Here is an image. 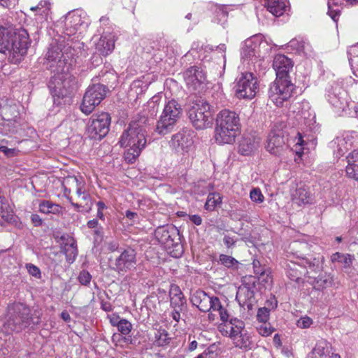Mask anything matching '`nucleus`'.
<instances>
[{
  "instance_id": "41",
  "label": "nucleus",
  "mask_w": 358,
  "mask_h": 358,
  "mask_svg": "<svg viewBox=\"0 0 358 358\" xmlns=\"http://www.w3.org/2000/svg\"><path fill=\"white\" fill-rule=\"evenodd\" d=\"M331 261L334 262H340L343 264L345 267H349L352 263V259L350 255H344L339 252H336L332 255Z\"/></svg>"
},
{
  "instance_id": "37",
  "label": "nucleus",
  "mask_w": 358,
  "mask_h": 358,
  "mask_svg": "<svg viewBox=\"0 0 358 358\" xmlns=\"http://www.w3.org/2000/svg\"><path fill=\"white\" fill-rule=\"evenodd\" d=\"M73 182L76 184V194L78 196V197L81 198L82 200L86 201V210H89L92 208V201L90 199V196L89 194H87L85 192V189H84V185L81 182L78 183V180L76 177H73L71 178Z\"/></svg>"
},
{
  "instance_id": "55",
  "label": "nucleus",
  "mask_w": 358,
  "mask_h": 358,
  "mask_svg": "<svg viewBox=\"0 0 358 358\" xmlns=\"http://www.w3.org/2000/svg\"><path fill=\"white\" fill-rule=\"evenodd\" d=\"M252 264L255 273L264 277L266 273V268L261 266L259 261L254 260Z\"/></svg>"
},
{
  "instance_id": "11",
  "label": "nucleus",
  "mask_w": 358,
  "mask_h": 358,
  "mask_svg": "<svg viewBox=\"0 0 358 358\" xmlns=\"http://www.w3.org/2000/svg\"><path fill=\"white\" fill-rule=\"evenodd\" d=\"M234 88L238 99H252L259 90L257 78L252 73H242L236 78Z\"/></svg>"
},
{
  "instance_id": "39",
  "label": "nucleus",
  "mask_w": 358,
  "mask_h": 358,
  "mask_svg": "<svg viewBox=\"0 0 358 358\" xmlns=\"http://www.w3.org/2000/svg\"><path fill=\"white\" fill-rule=\"evenodd\" d=\"M171 338L164 329H157L155 332L154 343L157 346H164L169 343Z\"/></svg>"
},
{
  "instance_id": "46",
  "label": "nucleus",
  "mask_w": 358,
  "mask_h": 358,
  "mask_svg": "<svg viewBox=\"0 0 358 358\" xmlns=\"http://www.w3.org/2000/svg\"><path fill=\"white\" fill-rule=\"evenodd\" d=\"M118 331L122 335H128L132 329V325L130 322L125 319H121L120 323L117 327Z\"/></svg>"
},
{
  "instance_id": "43",
  "label": "nucleus",
  "mask_w": 358,
  "mask_h": 358,
  "mask_svg": "<svg viewBox=\"0 0 358 358\" xmlns=\"http://www.w3.org/2000/svg\"><path fill=\"white\" fill-rule=\"evenodd\" d=\"M289 45L298 52H306L308 47L309 46V43H306L303 39L294 38L289 41Z\"/></svg>"
},
{
  "instance_id": "10",
  "label": "nucleus",
  "mask_w": 358,
  "mask_h": 358,
  "mask_svg": "<svg viewBox=\"0 0 358 358\" xmlns=\"http://www.w3.org/2000/svg\"><path fill=\"white\" fill-rule=\"evenodd\" d=\"M294 90V85L289 78H276L269 88V99L277 106H282L284 102L291 98Z\"/></svg>"
},
{
  "instance_id": "9",
  "label": "nucleus",
  "mask_w": 358,
  "mask_h": 358,
  "mask_svg": "<svg viewBox=\"0 0 358 358\" xmlns=\"http://www.w3.org/2000/svg\"><path fill=\"white\" fill-rule=\"evenodd\" d=\"M182 109L175 100L169 101L164 106L163 112L157 122L155 131L160 135L170 133L181 115Z\"/></svg>"
},
{
  "instance_id": "59",
  "label": "nucleus",
  "mask_w": 358,
  "mask_h": 358,
  "mask_svg": "<svg viewBox=\"0 0 358 358\" xmlns=\"http://www.w3.org/2000/svg\"><path fill=\"white\" fill-rule=\"evenodd\" d=\"M328 14L334 22L338 20L339 15L338 11L333 10L332 8L331 9L329 8Z\"/></svg>"
},
{
  "instance_id": "44",
  "label": "nucleus",
  "mask_w": 358,
  "mask_h": 358,
  "mask_svg": "<svg viewBox=\"0 0 358 358\" xmlns=\"http://www.w3.org/2000/svg\"><path fill=\"white\" fill-rule=\"evenodd\" d=\"M50 9V3L48 0H41L36 6L31 8L33 11L40 10L42 15H46Z\"/></svg>"
},
{
  "instance_id": "61",
  "label": "nucleus",
  "mask_w": 358,
  "mask_h": 358,
  "mask_svg": "<svg viewBox=\"0 0 358 358\" xmlns=\"http://www.w3.org/2000/svg\"><path fill=\"white\" fill-rule=\"evenodd\" d=\"M213 352L209 350H204L202 353L199 354L195 358H211Z\"/></svg>"
},
{
  "instance_id": "27",
  "label": "nucleus",
  "mask_w": 358,
  "mask_h": 358,
  "mask_svg": "<svg viewBox=\"0 0 358 358\" xmlns=\"http://www.w3.org/2000/svg\"><path fill=\"white\" fill-rule=\"evenodd\" d=\"M84 22L80 15L73 13L66 17L64 34L69 36L76 34Z\"/></svg>"
},
{
  "instance_id": "40",
  "label": "nucleus",
  "mask_w": 358,
  "mask_h": 358,
  "mask_svg": "<svg viewBox=\"0 0 358 358\" xmlns=\"http://www.w3.org/2000/svg\"><path fill=\"white\" fill-rule=\"evenodd\" d=\"M222 202V197L219 193L213 192L208 195L207 201L205 203V208L207 210H213L215 206Z\"/></svg>"
},
{
  "instance_id": "22",
  "label": "nucleus",
  "mask_w": 358,
  "mask_h": 358,
  "mask_svg": "<svg viewBox=\"0 0 358 358\" xmlns=\"http://www.w3.org/2000/svg\"><path fill=\"white\" fill-rule=\"evenodd\" d=\"M46 59L49 63V69L52 73L59 66V61L66 62L64 57L62 45L57 43H52L46 53Z\"/></svg>"
},
{
  "instance_id": "3",
  "label": "nucleus",
  "mask_w": 358,
  "mask_h": 358,
  "mask_svg": "<svg viewBox=\"0 0 358 358\" xmlns=\"http://www.w3.org/2000/svg\"><path fill=\"white\" fill-rule=\"evenodd\" d=\"M289 248L294 255L301 260V262H291L287 266L286 273L287 277L292 280L299 283L301 281L303 271L302 266L307 268V274L312 273H317L322 269L324 257L317 255V257L307 258L303 257V252L308 248V244L306 243H300L299 241L292 242Z\"/></svg>"
},
{
  "instance_id": "4",
  "label": "nucleus",
  "mask_w": 358,
  "mask_h": 358,
  "mask_svg": "<svg viewBox=\"0 0 358 358\" xmlns=\"http://www.w3.org/2000/svg\"><path fill=\"white\" fill-rule=\"evenodd\" d=\"M29 37L25 29L12 32L5 27H0V52L8 55V59L13 64L19 63L27 54Z\"/></svg>"
},
{
  "instance_id": "26",
  "label": "nucleus",
  "mask_w": 358,
  "mask_h": 358,
  "mask_svg": "<svg viewBox=\"0 0 358 358\" xmlns=\"http://www.w3.org/2000/svg\"><path fill=\"white\" fill-rule=\"evenodd\" d=\"M291 196L293 202L298 206L308 204L312 201L310 192L302 184L296 185V187L291 191Z\"/></svg>"
},
{
  "instance_id": "62",
  "label": "nucleus",
  "mask_w": 358,
  "mask_h": 358,
  "mask_svg": "<svg viewBox=\"0 0 358 358\" xmlns=\"http://www.w3.org/2000/svg\"><path fill=\"white\" fill-rule=\"evenodd\" d=\"M110 322L113 326L117 327L120 323V319L119 316L113 315L110 318Z\"/></svg>"
},
{
  "instance_id": "25",
  "label": "nucleus",
  "mask_w": 358,
  "mask_h": 358,
  "mask_svg": "<svg viewBox=\"0 0 358 358\" xmlns=\"http://www.w3.org/2000/svg\"><path fill=\"white\" fill-rule=\"evenodd\" d=\"M170 304L173 310H185L186 299L179 286L172 285L169 291Z\"/></svg>"
},
{
  "instance_id": "45",
  "label": "nucleus",
  "mask_w": 358,
  "mask_h": 358,
  "mask_svg": "<svg viewBox=\"0 0 358 358\" xmlns=\"http://www.w3.org/2000/svg\"><path fill=\"white\" fill-rule=\"evenodd\" d=\"M257 330L260 335L268 336L275 331V329L272 328L270 324L262 323L257 327Z\"/></svg>"
},
{
  "instance_id": "60",
  "label": "nucleus",
  "mask_w": 358,
  "mask_h": 358,
  "mask_svg": "<svg viewBox=\"0 0 358 358\" xmlns=\"http://www.w3.org/2000/svg\"><path fill=\"white\" fill-rule=\"evenodd\" d=\"M31 221L35 226H40L42 224V220L38 215L33 214L31 215Z\"/></svg>"
},
{
  "instance_id": "49",
  "label": "nucleus",
  "mask_w": 358,
  "mask_h": 358,
  "mask_svg": "<svg viewBox=\"0 0 358 358\" xmlns=\"http://www.w3.org/2000/svg\"><path fill=\"white\" fill-rule=\"evenodd\" d=\"M269 312L270 310L267 308L264 307L259 308L257 314V320L262 323H266L269 318Z\"/></svg>"
},
{
  "instance_id": "16",
  "label": "nucleus",
  "mask_w": 358,
  "mask_h": 358,
  "mask_svg": "<svg viewBox=\"0 0 358 358\" xmlns=\"http://www.w3.org/2000/svg\"><path fill=\"white\" fill-rule=\"evenodd\" d=\"M193 139L187 131L174 134L170 141L171 146L178 153H187L193 146Z\"/></svg>"
},
{
  "instance_id": "47",
  "label": "nucleus",
  "mask_w": 358,
  "mask_h": 358,
  "mask_svg": "<svg viewBox=\"0 0 358 358\" xmlns=\"http://www.w3.org/2000/svg\"><path fill=\"white\" fill-rule=\"evenodd\" d=\"M334 144H337V155L342 156L348 150L347 142L343 138H337L334 141Z\"/></svg>"
},
{
  "instance_id": "14",
  "label": "nucleus",
  "mask_w": 358,
  "mask_h": 358,
  "mask_svg": "<svg viewBox=\"0 0 358 358\" xmlns=\"http://www.w3.org/2000/svg\"><path fill=\"white\" fill-rule=\"evenodd\" d=\"M137 262L136 251L128 248L121 252L120 255L111 261V268L120 275L135 268Z\"/></svg>"
},
{
  "instance_id": "34",
  "label": "nucleus",
  "mask_w": 358,
  "mask_h": 358,
  "mask_svg": "<svg viewBox=\"0 0 358 358\" xmlns=\"http://www.w3.org/2000/svg\"><path fill=\"white\" fill-rule=\"evenodd\" d=\"M39 210L45 214L61 215L62 213V207L50 201L43 200L39 204Z\"/></svg>"
},
{
  "instance_id": "8",
  "label": "nucleus",
  "mask_w": 358,
  "mask_h": 358,
  "mask_svg": "<svg viewBox=\"0 0 358 358\" xmlns=\"http://www.w3.org/2000/svg\"><path fill=\"white\" fill-rule=\"evenodd\" d=\"M188 117L196 129H204L212 124L213 110L204 99L194 101L187 111Z\"/></svg>"
},
{
  "instance_id": "64",
  "label": "nucleus",
  "mask_w": 358,
  "mask_h": 358,
  "mask_svg": "<svg viewBox=\"0 0 358 358\" xmlns=\"http://www.w3.org/2000/svg\"><path fill=\"white\" fill-rule=\"evenodd\" d=\"M99 224L98 220L96 219L91 220L87 222V227L91 229H96L97 228Z\"/></svg>"
},
{
  "instance_id": "52",
  "label": "nucleus",
  "mask_w": 358,
  "mask_h": 358,
  "mask_svg": "<svg viewBox=\"0 0 358 358\" xmlns=\"http://www.w3.org/2000/svg\"><path fill=\"white\" fill-rule=\"evenodd\" d=\"M78 279L80 284L86 286L90 284L92 275L87 271L83 270L80 272Z\"/></svg>"
},
{
  "instance_id": "17",
  "label": "nucleus",
  "mask_w": 358,
  "mask_h": 358,
  "mask_svg": "<svg viewBox=\"0 0 358 358\" xmlns=\"http://www.w3.org/2000/svg\"><path fill=\"white\" fill-rule=\"evenodd\" d=\"M155 236L157 240L161 244L164 245L167 248H171L176 244V240L178 239L177 229L173 226H162L157 228L155 231Z\"/></svg>"
},
{
  "instance_id": "6",
  "label": "nucleus",
  "mask_w": 358,
  "mask_h": 358,
  "mask_svg": "<svg viewBox=\"0 0 358 358\" xmlns=\"http://www.w3.org/2000/svg\"><path fill=\"white\" fill-rule=\"evenodd\" d=\"M7 325L12 331H21L31 324L37 325L41 322L38 312L31 315L30 309L25 304L14 303L8 309Z\"/></svg>"
},
{
  "instance_id": "13",
  "label": "nucleus",
  "mask_w": 358,
  "mask_h": 358,
  "mask_svg": "<svg viewBox=\"0 0 358 358\" xmlns=\"http://www.w3.org/2000/svg\"><path fill=\"white\" fill-rule=\"evenodd\" d=\"M110 116L108 113L94 114L89 120L86 133L91 139L101 140L109 131Z\"/></svg>"
},
{
  "instance_id": "24",
  "label": "nucleus",
  "mask_w": 358,
  "mask_h": 358,
  "mask_svg": "<svg viewBox=\"0 0 358 358\" xmlns=\"http://www.w3.org/2000/svg\"><path fill=\"white\" fill-rule=\"evenodd\" d=\"M115 41V34L112 33H104L97 42L96 49L100 55L107 56L113 51Z\"/></svg>"
},
{
  "instance_id": "32",
  "label": "nucleus",
  "mask_w": 358,
  "mask_h": 358,
  "mask_svg": "<svg viewBox=\"0 0 358 358\" xmlns=\"http://www.w3.org/2000/svg\"><path fill=\"white\" fill-rule=\"evenodd\" d=\"M259 45L252 38L245 41L241 49V57L244 59L253 60L259 56Z\"/></svg>"
},
{
  "instance_id": "54",
  "label": "nucleus",
  "mask_w": 358,
  "mask_h": 358,
  "mask_svg": "<svg viewBox=\"0 0 358 358\" xmlns=\"http://www.w3.org/2000/svg\"><path fill=\"white\" fill-rule=\"evenodd\" d=\"M313 323V320L309 317H301L297 321V327L301 329L308 328Z\"/></svg>"
},
{
  "instance_id": "7",
  "label": "nucleus",
  "mask_w": 358,
  "mask_h": 358,
  "mask_svg": "<svg viewBox=\"0 0 358 358\" xmlns=\"http://www.w3.org/2000/svg\"><path fill=\"white\" fill-rule=\"evenodd\" d=\"M223 335L228 336L236 348L248 350L252 348L253 343L250 335L245 329V324L242 320L236 318L231 319L220 330Z\"/></svg>"
},
{
  "instance_id": "50",
  "label": "nucleus",
  "mask_w": 358,
  "mask_h": 358,
  "mask_svg": "<svg viewBox=\"0 0 358 358\" xmlns=\"http://www.w3.org/2000/svg\"><path fill=\"white\" fill-rule=\"evenodd\" d=\"M7 141L5 139L0 140V151L4 153L7 157H13L16 155V150L14 148H8L6 145Z\"/></svg>"
},
{
  "instance_id": "23",
  "label": "nucleus",
  "mask_w": 358,
  "mask_h": 358,
  "mask_svg": "<svg viewBox=\"0 0 358 358\" xmlns=\"http://www.w3.org/2000/svg\"><path fill=\"white\" fill-rule=\"evenodd\" d=\"M213 300V296H208L205 292L200 289L193 292L190 296V301L192 305L196 306L203 313L210 310V305Z\"/></svg>"
},
{
  "instance_id": "20",
  "label": "nucleus",
  "mask_w": 358,
  "mask_h": 358,
  "mask_svg": "<svg viewBox=\"0 0 358 358\" xmlns=\"http://www.w3.org/2000/svg\"><path fill=\"white\" fill-rule=\"evenodd\" d=\"M187 85L193 90H196L206 81V75L200 68L191 66L184 73Z\"/></svg>"
},
{
  "instance_id": "51",
  "label": "nucleus",
  "mask_w": 358,
  "mask_h": 358,
  "mask_svg": "<svg viewBox=\"0 0 358 358\" xmlns=\"http://www.w3.org/2000/svg\"><path fill=\"white\" fill-rule=\"evenodd\" d=\"M7 141L5 139L0 140V151L4 153L7 157H13L16 155V150L14 148H8L6 145Z\"/></svg>"
},
{
  "instance_id": "38",
  "label": "nucleus",
  "mask_w": 358,
  "mask_h": 358,
  "mask_svg": "<svg viewBox=\"0 0 358 358\" xmlns=\"http://www.w3.org/2000/svg\"><path fill=\"white\" fill-rule=\"evenodd\" d=\"M63 248L66 261L70 264L73 263L78 255L76 242L74 240H71L69 243H65Z\"/></svg>"
},
{
  "instance_id": "35",
  "label": "nucleus",
  "mask_w": 358,
  "mask_h": 358,
  "mask_svg": "<svg viewBox=\"0 0 358 358\" xmlns=\"http://www.w3.org/2000/svg\"><path fill=\"white\" fill-rule=\"evenodd\" d=\"M210 310L217 312L222 322H227L229 318V314L226 308L222 304L220 299L217 296H213V300L211 301Z\"/></svg>"
},
{
  "instance_id": "18",
  "label": "nucleus",
  "mask_w": 358,
  "mask_h": 358,
  "mask_svg": "<svg viewBox=\"0 0 358 358\" xmlns=\"http://www.w3.org/2000/svg\"><path fill=\"white\" fill-rule=\"evenodd\" d=\"M266 148L268 152L274 155H280L288 149L282 132H271L268 136Z\"/></svg>"
},
{
  "instance_id": "42",
  "label": "nucleus",
  "mask_w": 358,
  "mask_h": 358,
  "mask_svg": "<svg viewBox=\"0 0 358 358\" xmlns=\"http://www.w3.org/2000/svg\"><path fill=\"white\" fill-rule=\"evenodd\" d=\"M219 259L222 265L229 268H238V262L231 256L221 254Z\"/></svg>"
},
{
  "instance_id": "1",
  "label": "nucleus",
  "mask_w": 358,
  "mask_h": 358,
  "mask_svg": "<svg viewBox=\"0 0 358 358\" xmlns=\"http://www.w3.org/2000/svg\"><path fill=\"white\" fill-rule=\"evenodd\" d=\"M150 119L143 112L134 117L121 136L120 144L122 147H129L124 154L125 160L134 163L145 148L147 143V129Z\"/></svg>"
},
{
  "instance_id": "28",
  "label": "nucleus",
  "mask_w": 358,
  "mask_h": 358,
  "mask_svg": "<svg viewBox=\"0 0 358 358\" xmlns=\"http://www.w3.org/2000/svg\"><path fill=\"white\" fill-rule=\"evenodd\" d=\"M236 299L240 306L250 309L255 301L254 292L248 286L240 287L237 291Z\"/></svg>"
},
{
  "instance_id": "58",
  "label": "nucleus",
  "mask_w": 358,
  "mask_h": 358,
  "mask_svg": "<svg viewBox=\"0 0 358 358\" xmlns=\"http://www.w3.org/2000/svg\"><path fill=\"white\" fill-rule=\"evenodd\" d=\"M260 278L263 282L266 283L272 282V276L271 275V271L269 270L266 269V273L264 277L260 276Z\"/></svg>"
},
{
  "instance_id": "12",
  "label": "nucleus",
  "mask_w": 358,
  "mask_h": 358,
  "mask_svg": "<svg viewBox=\"0 0 358 358\" xmlns=\"http://www.w3.org/2000/svg\"><path fill=\"white\" fill-rule=\"evenodd\" d=\"M107 90V87L102 84L98 83L90 85L80 104L81 111L86 115L90 114L106 97Z\"/></svg>"
},
{
  "instance_id": "56",
  "label": "nucleus",
  "mask_w": 358,
  "mask_h": 358,
  "mask_svg": "<svg viewBox=\"0 0 358 358\" xmlns=\"http://www.w3.org/2000/svg\"><path fill=\"white\" fill-rule=\"evenodd\" d=\"M223 243L227 247V248L229 249L235 245L236 243V238L226 234L224 236Z\"/></svg>"
},
{
  "instance_id": "63",
  "label": "nucleus",
  "mask_w": 358,
  "mask_h": 358,
  "mask_svg": "<svg viewBox=\"0 0 358 358\" xmlns=\"http://www.w3.org/2000/svg\"><path fill=\"white\" fill-rule=\"evenodd\" d=\"M183 310H173L172 313H171V317L176 322H178L180 321V313L182 312Z\"/></svg>"
},
{
  "instance_id": "29",
  "label": "nucleus",
  "mask_w": 358,
  "mask_h": 358,
  "mask_svg": "<svg viewBox=\"0 0 358 358\" xmlns=\"http://www.w3.org/2000/svg\"><path fill=\"white\" fill-rule=\"evenodd\" d=\"M289 6L288 0H265L264 6L275 17L283 15Z\"/></svg>"
},
{
  "instance_id": "36",
  "label": "nucleus",
  "mask_w": 358,
  "mask_h": 358,
  "mask_svg": "<svg viewBox=\"0 0 358 358\" xmlns=\"http://www.w3.org/2000/svg\"><path fill=\"white\" fill-rule=\"evenodd\" d=\"M215 15V20L217 23L224 24L228 17L227 6L224 5L212 4L210 7Z\"/></svg>"
},
{
  "instance_id": "30",
  "label": "nucleus",
  "mask_w": 358,
  "mask_h": 358,
  "mask_svg": "<svg viewBox=\"0 0 358 358\" xmlns=\"http://www.w3.org/2000/svg\"><path fill=\"white\" fill-rule=\"evenodd\" d=\"M259 141L250 135H244L238 144V152L243 155H249L257 149Z\"/></svg>"
},
{
  "instance_id": "2",
  "label": "nucleus",
  "mask_w": 358,
  "mask_h": 358,
  "mask_svg": "<svg viewBox=\"0 0 358 358\" xmlns=\"http://www.w3.org/2000/svg\"><path fill=\"white\" fill-rule=\"evenodd\" d=\"M59 62V66L52 73L48 85L54 103L57 106L69 101L71 94L77 88L76 78L69 72V66L66 65V62Z\"/></svg>"
},
{
  "instance_id": "48",
  "label": "nucleus",
  "mask_w": 358,
  "mask_h": 358,
  "mask_svg": "<svg viewBox=\"0 0 358 358\" xmlns=\"http://www.w3.org/2000/svg\"><path fill=\"white\" fill-rule=\"evenodd\" d=\"M250 197L252 201L259 203H262L264 199V196L259 188H253L250 191Z\"/></svg>"
},
{
  "instance_id": "5",
  "label": "nucleus",
  "mask_w": 358,
  "mask_h": 358,
  "mask_svg": "<svg viewBox=\"0 0 358 358\" xmlns=\"http://www.w3.org/2000/svg\"><path fill=\"white\" fill-rule=\"evenodd\" d=\"M241 128L239 115L234 111L222 110L216 117L215 138L220 144H229L235 141Z\"/></svg>"
},
{
  "instance_id": "53",
  "label": "nucleus",
  "mask_w": 358,
  "mask_h": 358,
  "mask_svg": "<svg viewBox=\"0 0 358 358\" xmlns=\"http://www.w3.org/2000/svg\"><path fill=\"white\" fill-rule=\"evenodd\" d=\"M26 268L27 269L28 273L31 275L38 279H40L41 278V272L38 266L31 263H29L26 264Z\"/></svg>"
},
{
  "instance_id": "15",
  "label": "nucleus",
  "mask_w": 358,
  "mask_h": 358,
  "mask_svg": "<svg viewBox=\"0 0 358 358\" xmlns=\"http://www.w3.org/2000/svg\"><path fill=\"white\" fill-rule=\"evenodd\" d=\"M328 101L333 106L338 115L345 111L349 106V97L348 93L342 87L336 85L329 92Z\"/></svg>"
},
{
  "instance_id": "31",
  "label": "nucleus",
  "mask_w": 358,
  "mask_h": 358,
  "mask_svg": "<svg viewBox=\"0 0 358 358\" xmlns=\"http://www.w3.org/2000/svg\"><path fill=\"white\" fill-rule=\"evenodd\" d=\"M348 165L345 168L348 178L358 181V150L352 151L347 157Z\"/></svg>"
},
{
  "instance_id": "33",
  "label": "nucleus",
  "mask_w": 358,
  "mask_h": 358,
  "mask_svg": "<svg viewBox=\"0 0 358 358\" xmlns=\"http://www.w3.org/2000/svg\"><path fill=\"white\" fill-rule=\"evenodd\" d=\"M310 283L313 285L314 289L322 290L331 285L332 279L327 273H321L318 276L308 275Z\"/></svg>"
},
{
  "instance_id": "19",
  "label": "nucleus",
  "mask_w": 358,
  "mask_h": 358,
  "mask_svg": "<svg viewBox=\"0 0 358 358\" xmlns=\"http://www.w3.org/2000/svg\"><path fill=\"white\" fill-rule=\"evenodd\" d=\"M294 66L293 62L284 55L275 56L273 67L276 73V78H289V73Z\"/></svg>"
},
{
  "instance_id": "21",
  "label": "nucleus",
  "mask_w": 358,
  "mask_h": 358,
  "mask_svg": "<svg viewBox=\"0 0 358 358\" xmlns=\"http://www.w3.org/2000/svg\"><path fill=\"white\" fill-rule=\"evenodd\" d=\"M308 358H340V355L332 352V347L329 342L320 340L317 342Z\"/></svg>"
},
{
  "instance_id": "57",
  "label": "nucleus",
  "mask_w": 358,
  "mask_h": 358,
  "mask_svg": "<svg viewBox=\"0 0 358 358\" xmlns=\"http://www.w3.org/2000/svg\"><path fill=\"white\" fill-rule=\"evenodd\" d=\"M189 219L191 222L197 226L201 225L202 223V218L199 215H189Z\"/></svg>"
}]
</instances>
